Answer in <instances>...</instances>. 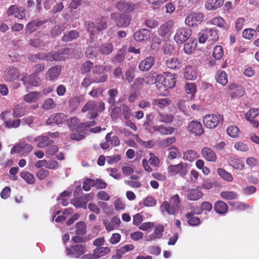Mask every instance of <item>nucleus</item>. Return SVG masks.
I'll return each mask as SVG.
<instances>
[{
    "instance_id": "nucleus-50",
    "label": "nucleus",
    "mask_w": 259,
    "mask_h": 259,
    "mask_svg": "<svg viewBox=\"0 0 259 259\" xmlns=\"http://www.w3.org/2000/svg\"><path fill=\"white\" fill-rule=\"evenodd\" d=\"M78 35L79 34L78 32L75 30H72L65 34L62 39L64 41H70L76 38Z\"/></svg>"
},
{
    "instance_id": "nucleus-27",
    "label": "nucleus",
    "mask_w": 259,
    "mask_h": 259,
    "mask_svg": "<svg viewBox=\"0 0 259 259\" xmlns=\"http://www.w3.org/2000/svg\"><path fill=\"white\" fill-rule=\"evenodd\" d=\"M48 35L42 34L39 37H36L31 39L29 41V45L35 48L44 46L46 43V40L48 39Z\"/></svg>"
},
{
    "instance_id": "nucleus-61",
    "label": "nucleus",
    "mask_w": 259,
    "mask_h": 259,
    "mask_svg": "<svg viewBox=\"0 0 259 259\" xmlns=\"http://www.w3.org/2000/svg\"><path fill=\"white\" fill-rule=\"evenodd\" d=\"M56 104L52 98L47 99L42 106V108L45 110L51 109L55 107Z\"/></svg>"
},
{
    "instance_id": "nucleus-40",
    "label": "nucleus",
    "mask_w": 259,
    "mask_h": 259,
    "mask_svg": "<svg viewBox=\"0 0 259 259\" xmlns=\"http://www.w3.org/2000/svg\"><path fill=\"white\" fill-rule=\"evenodd\" d=\"M167 67L170 69H177L181 66L180 61L177 58H171L167 60L166 62Z\"/></svg>"
},
{
    "instance_id": "nucleus-60",
    "label": "nucleus",
    "mask_w": 259,
    "mask_h": 259,
    "mask_svg": "<svg viewBox=\"0 0 259 259\" xmlns=\"http://www.w3.org/2000/svg\"><path fill=\"white\" fill-rule=\"evenodd\" d=\"M5 124L6 127L11 128H17L20 124V119H14V120H8L5 121Z\"/></svg>"
},
{
    "instance_id": "nucleus-10",
    "label": "nucleus",
    "mask_w": 259,
    "mask_h": 259,
    "mask_svg": "<svg viewBox=\"0 0 259 259\" xmlns=\"http://www.w3.org/2000/svg\"><path fill=\"white\" fill-rule=\"evenodd\" d=\"M168 173L171 176H176L179 174L181 176H185L187 170V164L180 163L176 165H170L167 168Z\"/></svg>"
},
{
    "instance_id": "nucleus-26",
    "label": "nucleus",
    "mask_w": 259,
    "mask_h": 259,
    "mask_svg": "<svg viewBox=\"0 0 259 259\" xmlns=\"http://www.w3.org/2000/svg\"><path fill=\"white\" fill-rule=\"evenodd\" d=\"M201 153L203 157L207 161L215 162L217 157L215 152L210 148L204 147L201 150Z\"/></svg>"
},
{
    "instance_id": "nucleus-39",
    "label": "nucleus",
    "mask_w": 259,
    "mask_h": 259,
    "mask_svg": "<svg viewBox=\"0 0 259 259\" xmlns=\"http://www.w3.org/2000/svg\"><path fill=\"white\" fill-rule=\"evenodd\" d=\"M214 209L218 213L223 214L227 212L228 206L224 202L219 201L215 202Z\"/></svg>"
},
{
    "instance_id": "nucleus-48",
    "label": "nucleus",
    "mask_w": 259,
    "mask_h": 259,
    "mask_svg": "<svg viewBox=\"0 0 259 259\" xmlns=\"http://www.w3.org/2000/svg\"><path fill=\"white\" fill-rule=\"evenodd\" d=\"M218 175L224 180L228 182H232L233 180L231 174L226 171L224 169L219 168L217 169Z\"/></svg>"
},
{
    "instance_id": "nucleus-46",
    "label": "nucleus",
    "mask_w": 259,
    "mask_h": 259,
    "mask_svg": "<svg viewBox=\"0 0 259 259\" xmlns=\"http://www.w3.org/2000/svg\"><path fill=\"white\" fill-rule=\"evenodd\" d=\"M83 100L82 96H75L71 98L69 101V104L72 110H74L80 104Z\"/></svg>"
},
{
    "instance_id": "nucleus-13",
    "label": "nucleus",
    "mask_w": 259,
    "mask_h": 259,
    "mask_svg": "<svg viewBox=\"0 0 259 259\" xmlns=\"http://www.w3.org/2000/svg\"><path fill=\"white\" fill-rule=\"evenodd\" d=\"M85 247L81 244L72 245L70 248L66 247V254L75 257H78L85 253Z\"/></svg>"
},
{
    "instance_id": "nucleus-32",
    "label": "nucleus",
    "mask_w": 259,
    "mask_h": 259,
    "mask_svg": "<svg viewBox=\"0 0 259 259\" xmlns=\"http://www.w3.org/2000/svg\"><path fill=\"white\" fill-rule=\"evenodd\" d=\"M164 229L162 225H159L155 229L154 233L146 237V240L147 241L160 238L162 236V233Z\"/></svg>"
},
{
    "instance_id": "nucleus-9",
    "label": "nucleus",
    "mask_w": 259,
    "mask_h": 259,
    "mask_svg": "<svg viewBox=\"0 0 259 259\" xmlns=\"http://www.w3.org/2000/svg\"><path fill=\"white\" fill-rule=\"evenodd\" d=\"M191 34V31L189 29L180 28L176 30L174 40L178 44H182L190 37Z\"/></svg>"
},
{
    "instance_id": "nucleus-3",
    "label": "nucleus",
    "mask_w": 259,
    "mask_h": 259,
    "mask_svg": "<svg viewBox=\"0 0 259 259\" xmlns=\"http://www.w3.org/2000/svg\"><path fill=\"white\" fill-rule=\"evenodd\" d=\"M224 120L223 116L220 114H209L204 117L203 122L204 125L208 128H215L218 126L220 127Z\"/></svg>"
},
{
    "instance_id": "nucleus-56",
    "label": "nucleus",
    "mask_w": 259,
    "mask_h": 259,
    "mask_svg": "<svg viewBox=\"0 0 259 259\" xmlns=\"http://www.w3.org/2000/svg\"><path fill=\"white\" fill-rule=\"evenodd\" d=\"M224 54L223 47L221 46H217L214 47L213 52V56L217 60L221 59Z\"/></svg>"
},
{
    "instance_id": "nucleus-5",
    "label": "nucleus",
    "mask_w": 259,
    "mask_h": 259,
    "mask_svg": "<svg viewBox=\"0 0 259 259\" xmlns=\"http://www.w3.org/2000/svg\"><path fill=\"white\" fill-rule=\"evenodd\" d=\"M174 24V21L170 20L161 24L157 29L159 35L163 39L168 38L172 32Z\"/></svg>"
},
{
    "instance_id": "nucleus-43",
    "label": "nucleus",
    "mask_w": 259,
    "mask_h": 259,
    "mask_svg": "<svg viewBox=\"0 0 259 259\" xmlns=\"http://www.w3.org/2000/svg\"><path fill=\"white\" fill-rule=\"evenodd\" d=\"M216 79L219 83L222 85H225L228 82V76L226 73L224 71H218Z\"/></svg>"
},
{
    "instance_id": "nucleus-38",
    "label": "nucleus",
    "mask_w": 259,
    "mask_h": 259,
    "mask_svg": "<svg viewBox=\"0 0 259 259\" xmlns=\"http://www.w3.org/2000/svg\"><path fill=\"white\" fill-rule=\"evenodd\" d=\"M171 103V100L168 98L155 99L152 101V104L158 106L160 108H164L168 106Z\"/></svg>"
},
{
    "instance_id": "nucleus-64",
    "label": "nucleus",
    "mask_w": 259,
    "mask_h": 259,
    "mask_svg": "<svg viewBox=\"0 0 259 259\" xmlns=\"http://www.w3.org/2000/svg\"><path fill=\"white\" fill-rule=\"evenodd\" d=\"M168 158L171 159H175L180 154L178 149L176 147H170L169 149Z\"/></svg>"
},
{
    "instance_id": "nucleus-23",
    "label": "nucleus",
    "mask_w": 259,
    "mask_h": 259,
    "mask_svg": "<svg viewBox=\"0 0 259 259\" xmlns=\"http://www.w3.org/2000/svg\"><path fill=\"white\" fill-rule=\"evenodd\" d=\"M90 194L85 195L81 198H76L72 200V203L76 208H83L86 209L87 203L90 200Z\"/></svg>"
},
{
    "instance_id": "nucleus-11",
    "label": "nucleus",
    "mask_w": 259,
    "mask_h": 259,
    "mask_svg": "<svg viewBox=\"0 0 259 259\" xmlns=\"http://www.w3.org/2000/svg\"><path fill=\"white\" fill-rule=\"evenodd\" d=\"M204 19V15L200 12L190 14L185 19V23L189 26L200 24Z\"/></svg>"
},
{
    "instance_id": "nucleus-18",
    "label": "nucleus",
    "mask_w": 259,
    "mask_h": 259,
    "mask_svg": "<svg viewBox=\"0 0 259 259\" xmlns=\"http://www.w3.org/2000/svg\"><path fill=\"white\" fill-rule=\"evenodd\" d=\"M116 7L119 11L124 13H130L135 8L134 4L124 1H119L116 4Z\"/></svg>"
},
{
    "instance_id": "nucleus-7",
    "label": "nucleus",
    "mask_w": 259,
    "mask_h": 259,
    "mask_svg": "<svg viewBox=\"0 0 259 259\" xmlns=\"http://www.w3.org/2000/svg\"><path fill=\"white\" fill-rule=\"evenodd\" d=\"M111 18L115 21L116 25L119 27H127L131 21V17L124 14L112 13Z\"/></svg>"
},
{
    "instance_id": "nucleus-28",
    "label": "nucleus",
    "mask_w": 259,
    "mask_h": 259,
    "mask_svg": "<svg viewBox=\"0 0 259 259\" xmlns=\"http://www.w3.org/2000/svg\"><path fill=\"white\" fill-rule=\"evenodd\" d=\"M228 162L229 165L238 170L243 169L245 166L243 161L236 157H230L228 160Z\"/></svg>"
},
{
    "instance_id": "nucleus-36",
    "label": "nucleus",
    "mask_w": 259,
    "mask_h": 259,
    "mask_svg": "<svg viewBox=\"0 0 259 259\" xmlns=\"http://www.w3.org/2000/svg\"><path fill=\"white\" fill-rule=\"evenodd\" d=\"M111 251L110 248L108 247H100L96 248L94 250V257L95 259H98L102 256L109 254Z\"/></svg>"
},
{
    "instance_id": "nucleus-1",
    "label": "nucleus",
    "mask_w": 259,
    "mask_h": 259,
    "mask_svg": "<svg viewBox=\"0 0 259 259\" xmlns=\"http://www.w3.org/2000/svg\"><path fill=\"white\" fill-rule=\"evenodd\" d=\"M105 109V103L100 101L98 103L94 101H89L82 107L81 111L85 112L89 111L88 113L89 118L91 119H95L98 115V111L103 112Z\"/></svg>"
},
{
    "instance_id": "nucleus-34",
    "label": "nucleus",
    "mask_w": 259,
    "mask_h": 259,
    "mask_svg": "<svg viewBox=\"0 0 259 259\" xmlns=\"http://www.w3.org/2000/svg\"><path fill=\"white\" fill-rule=\"evenodd\" d=\"M66 115L64 113H58L52 115L51 117L48 120L47 124H50L51 123L59 124L65 120Z\"/></svg>"
},
{
    "instance_id": "nucleus-21",
    "label": "nucleus",
    "mask_w": 259,
    "mask_h": 259,
    "mask_svg": "<svg viewBox=\"0 0 259 259\" xmlns=\"http://www.w3.org/2000/svg\"><path fill=\"white\" fill-rule=\"evenodd\" d=\"M134 249V246L133 244H126L116 250V253L112 256V259H121L123 256L127 252Z\"/></svg>"
},
{
    "instance_id": "nucleus-2",
    "label": "nucleus",
    "mask_w": 259,
    "mask_h": 259,
    "mask_svg": "<svg viewBox=\"0 0 259 259\" xmlns=\"http://www.w3.org/2000/svg\"><path fill=\"white\" fill-rule=\"evenodd\" d=\"M180 197L176 194L170 198L169 202L165 201L160 206L162 212L166 211L168 214L174 215L179 208Z\"/></svg>"
},
{
    "instance_id": "nucleus-12",
    "label": "nucleus",
    "mask_w": 259,
    "mask_h": 259,
    "mask_svg": "<svg viewBox=\"0 0 259 259\" xmlns=\"http://www.w3.org/2000/svg\"><path fill=\"white\" fill-rule=\"evenodd\" d=\"M7 14L9 16H14L19 19H23L26 16L25 9L22 7H18L16 5H11L7 9Z\"/></svg>"
},
{
    "instance_id": "nucleus-29",
    "label": "nucleus",
    "mask_w": 259,
    "mask_h": 259,
    "mask_svg": "<svg viewBox=\"0 0 259 259\" xmlns=\"http://www.w3.org/2000/svg\"><path fill=\"white\" fill-rule=\"evenodd\" d=\"M224 0H207L205 4V8L209 11L215 10L221 7Z\"/></svg>"
},
{
    "instance_id": "nucleus-19",
    "label": "nucleus",
    "mask_w": 259,
    "mask_h": 259,
    "mask_svg": "<svg viewBox=\"0 0 259 259\" xmlns=\"http://www.w3.org/2000/svg\"><path fill=\"white\" fill-rule=\"evenodd\" d=\"M61 69L60 65H57L49 69L46 74V79L51 81L55 80L59 76Z\"/></svg>"
},
{
    "instance_id": "nucleus-63",
    "label": "nucleus",
    "mask_w": 259,
    "mask_h": 259,
    "mask_svg": "<svg viewBox=\"0 0 259 259\" xmlns=\"http://www.w3.org/2000/svg\"><path fill=\"white\" fill-rule=\"evenodd\" d=\"M256 33L255 30L252 29H246L242 32V36L244 38L250 39Z\"/></svg>"
},
{
    "instance_id": "nucleus-49",
    "label": "nucleus",
    "mask_w": 259,
    "mask_h": 259,
    "mask_svg": "<svg viewBox=\"0 0 259 259\" xmlns=\"http://www.w3.org/2000/svg\"><path fill=\"white\" fill-rule=\"evenodd\" d=\"M118 94V91L116 89H110L108 91L109 97L108 98V103L111 105L115 103V97Z\"/></svg>"
},
{
    "instance_id": "nucleus-45",
    "label": "nucleus",
    "mask_w": 259,
    "mask_h": 259,
    "mask_svg": "<svg viewBox=\"0 0 259 259\" xmlns=\"http://www.w3.org/2000/svg\"><path fill=\"white\" fill-rule=\"evenodd\" d=\"M113 50V46L111 43H105L100 47V51L102 54L108 55L111 54Z\"/></svg>"
},
{
    "instance_id": "nucleus-47",
    "label": "nucleus",
    "mask_w": 259,
    "mask_h": 259,
    "mask_svg": "<svg viewBox=\"0 0 259 259\" xmlns=\"http://www.w3.org/2000/svg\"><path fill=\"white\" fill-rule=\"evenodd\" d=\"M76 234L79 236H83L87 232V226L84 222L80 221L76 224Z\"/></svg>"
},
{
    "instance_id": "nucleus-6",
    "label": "nucleus",
    "mask_w": 259,
    "mask_h": 259,
    "mask_svg": "<svg viewBox=\"0 0 259 259\" xmlns=\"http://www.w3.org/2000/svg\"><path fill=\"white\" fill-rule=\"evenodd\" d=\"M67 124L70 128L82 130L94 126L95 124L94 121H88L84 122H79V120L76 117H71L67 120Z\"/></svg>"
},
{
    "instance_id": "nucleus-24",
    "label": "nucleus",
    "mask_w": 259,
    "mask_h": 259,
    "mask_svg": "<svg viewBox=\"0 0 259 259\" xmlns=\"http://www.w3.org/2000/svg\"><path fill=\"white\" fill-rule=\"evenodd\" d=\"M258 114L259 109H250L245 114L246 119L251 122L254 128H257L258 126V122L254 120V118Z\"/></svg>"
},
{
    "instance_id": "nucleus-51",
    "label": "nucleus",
    "mask_w": 259,
    "mask_h": 259,
    "mask_svg": "<svg viewBox=\"0 0 259 259\" xmlns=\"http://www.w3.org/2000/svg\"><path fill=\"white\" fill-rule=\"evenodd\" d=\"M85 131H73V133L70 135V138L74 140H80L85 137L86 133Z\"/></svg>"
},
{
    "instance_id": "nucleus-22",
    "label": "nucleus",
    "mask_w": 259,
    "mask_h": 259,
    "mask_svg": "<svg viewBox=\"0 0 259 259\" xmlns=\"http://www.w3.org/2000/svg\"><path fill=\"white\" fill-rule=\"evenodd\" d=\"M203 195L200 187L196 188L191 189L188 191L187 197L190 201H196L200 199Z\"/></svg>"
},
{
    "instance_id": "nucleus-35",
    "label": "nucleus",
    "mask_w": 259,
    "mask_h": 259,
    "mask_svg": "<svg viewBox=\"0 0 259 259\" xmlns=\"http://www.w3.org/2000/svg\"><path fill=\"white\" fill-rule=\"evenodd\" d=\"M197 41L191 39L185 42L184 46V51L187 54L193 53L196 49Z\"/></svg>"
},
{
    "instance_id": "nucleus-55",
    "label": "nucleus",
    "mask_w": 259,
    "mask_h": 259,
    "mask_svg": "<svg viewBox=\"0 0 259 259\" xmlns=\"http://www.w3.org/2000/svg\"><path fill=\"white\" fill-rule=\"evenodd\" d=\"M93 64L89 61H87L81 65L80 70L82 74H85L91 71L93 68Z\"/></svg>"
},
{
    "instance_id": "nucleus-54",
    "label": "nucleus",
    "mask_w": 259,
    "mask_h": 259,
    "mask_svg": "<svg viewBox=\"0 0 259 259\" xmlns=\"http://www.w3.org/2000/svg\"><path fill=\"white\" fill-rule=\"evenodd\" d=\"M162 78L161 75H157L155 77L151 75H148L145 77L144 79V82L148 84H152L157 82L158 80H160Z\"/></svg>"
},
{
    "instance_id": "nucleus-30",
    "label": "nucleus",
    "mask_w": 259,
    "mask_h": 259,
    "mask_svg": "<svg viewBox=\"0 0 259 259\" xmlns=\"http://www.w3.org/2000/svg\"><path fill=\"white\" fill-rule=\"evenodd\" d=\"M150 34V31L147 29H142L136 31L134 34V38L137 41H143L148 39Z\"/></svg>"
},
{
    "instance_id": "nucleus-20",
    "label": "nucleus",
    "mask_w": 259,
    "mask_h": 259,
    "mask_svg": "<svg viewBox=\"0 0 259 259\" xmlns=\"http://www.w3.org/2000/svg\"><path fill=\"white\" fill-rule=\"evenodd\" d=\"M176 75L174 74H168L163 79L162 84L159 83L158 89L160 90L161 87L163 85L166 89L172 88L176 85Z\"/></svg>"
},
{
    "instance_id": "nucleus-58",
    "label": "nucleus",
    "mask_w": 259,
    "mask_h": 259,
    "mask_svg": "<svg viewBox=\"0 0 259 259\" xmlns=\"http://www.w3.org/2000/svg\"><path fill=\"white\" fill-rule=\"evenodd\" d=\"M220 195L223 199L228 200L235 199L237 197V194L232 191H224Z\"/></svg>"
},
{
    "instance_id": "nucleus-44",
    "label": "nucleus",
    "mask_w": 259,
    "mask_h": 259,
    "mask_svg": "<svg viewBox=\"0 0 259 259\" xmlns=\"http://www.w3.org/2000/svg\"><path fill=\"white\" fill-rule=\"evenodd\" d=\"M188 223L192 226H198L200 224V220L198 217H194V213L190 212L186 214Z\"/></svg>"
},
{
    "instance_id": "nucleus-37",
    "label": "nucleus",
    "mask_w": 259,
    "mask_h": 259,
    "mask_svg": "<svg viewBox=\"0 0 259 259\" xmlns=\"http://www.w3.org/2000/svg\"><path fill=\"white\" fill-rule=\"evenodd\" d=\"M184 77L187 80H195L197 77L195 69L191 66H187L184 71Z\"/></svg>"
},
{
    "instance_id": "nucleus-25",
    "label": "nucleus",
    "mask_w": 259,
    "mask_h": 259,
    "mask_svg": "<svg viewBox=\"0 0 259 259\" xmlns=\"http://www.w3.org/2000/svg\"><path fill=\"white\" fill-rule=\"evenodd\" d=\"M229 89L232 91L231 97L232 99L237 97H241L244 95V90L239 85L232 84L229 86Z\"/></svg>"
},
{
    "instance_id": "nucleus-14",
    "label": "nucleus",
    "mask_w": 259,
    "mask_h": 259,
    "mask_svg": "<svg viewBox=\"0 0 259 259\" xmlns=\"http://www.w3.org/2000/svg\"><path fill=\"white\" fill-rule=\"evenodd\" d=\"M20 75V72L17 68L10 67L5 72L4 79L7 82H11L18 79Z\"/></svg>"
},
{
    "instance_id": "nucleus-4",
    "label": "nucleus",
    "mask_w": 259,
    "mask_h": 259,
    "mask_svg": "<svg viewBox=\"0 0 259 259\" xmlns=\"http://www.w3.org/2000/svg\"><path fill=\"white\" fill-rule=\"evenodd\" d=\"M199 41L200 43L208 41H215L219 38L217 30L215 29H206L200 32L198 34Z\"/></svg>"
},
{
    "instance_id": "nucleus-41",
    "label": "nucleus",
    "mask_w": 259,
    "mask_h": 259,
    "mask_svg": "<svg viewBox=\"0 0 259 259\" xmlns=\"http://www.w3.org/2000/svg\"><path fill=\"white\" fill-rule=\"evenodd\" d=\"M20 177L27 184L32 185L35 183V178L33 175L27 171H22L20 173Z\"/></svg>"
},
{
    "instance_id": "nucleus-53",
    "label": "nucleus",
    "mask_w": 259,
    "mask_h": 259,
    "mask_svg": "<svg viewBox=\"0 0 259 259\" xmlns=\"http://www.w3.org/2000/svg\"><path fill=\"white\" fill-rule=\"evenodd\" d=\"M197 157V153L193 150H188L184 154V159L189 161H192Z\"/></svg>"
},
{
    "instance_id": "nucleus-42",
    "label": "nucleus",
    "mask_w": 259,
    "mask_h": 259,
    "mask_svg": "<svg viewBox=\"0 0 259 259\" xmlns=\"http://www.w3.org/2000/svg\"><path fill=\"white\" fill-rule=\"evenodd\" d=\"M174 116L171 114H165L161 112H158L157 119L159 121L165 122L166 123H169L172 120Z\"/></svg>"
},
{
    "instance_id": "nucleus-17",
    "label": "nucleus",
    "mask_w": 259,
    "mask_h": 259,
    "mask_svg": "<svg viewBox=\"0 0 259 259\" xmlns=\"http://www.w3.org/2000/svg\"><path fill=\"white\" fill-rule=\"evenodd\" d=\"M155 62L153 57L149 56L139 63L138 68L141 71H148L154 65Z\"/></svg>"
},
{
    "instance_id": "nucleus-52",
    "label": "nucleus",
    "mask_w": 259,
    "mask_h": 259,
    "mask_svg": "<svg viewBox=\"0 0 259 259\" xmlns=\"http://www.w3.org/2000/svg\"><path fill=\"white\" fill-rule=\"evenodd\" d=\"M211 23L220 28H226V23L225 20L221 17L214 18L211 20Z\"/></svg>"
},
{
    "instance_id": "nucleus-31",
    "label": "nucleus",
    "mask_w": 259,
    "mask_h": 259,
    "mask_svg": "<svg viewBox=\"0 0 259 259\" xmlns=\"http://www.w3.org/2000/svg\"><path fill=\"white\" fill-rule=\"evenodd\" d=\"M40 97L41 95L40 92H31L23 96V100L28 103H34Z\"/></svg>"
},
{
    "instance_id": "nucleus-57",
    "label": "nucleus",
    "mask_w": 259,
    "mask_h": 259,
    "mask_svg": "<svg viewBox=\"0 0 259 259\" xmlns=\"http://www.w3.org/2000/svg\"><path fill=\"white\" fill-rule=\"evenodd\" d=\"M24 114V112L21 105L17 104L14 107L13 111V115L14 117H21Z\"/></svg>"
},
{
    "instance_id": "nucleus-15",
    "label": "nucleus",
    "mask_w": 259,
    "mask_h": 259,
    "mask_svg": "<svg viewBox=\"0 0 259 259\" xmlns=\"http://www.w3.org/2000/svg\"><path fill=\"white\" fill-rule=\"evenodd\" d=\"M20 80L23 81L25 85H30L34 87H37L40 83V79L35 73H32L30 75L26 74L22 77Z\"/></svg>"
},
{
    "instance_id": "nucleus-33",
    "label": "nucleus",
    "mask_w": 259,
    "mask_h": 259,
    "mask_svg": "<svg viewBox=\"0 0 259 259\" xmlns=\"http://www.w3.org/2000/svg\"><path fill=\"white\" fill-rule=\"evenodd\" d=\"M34 140L37 142V146L39 148H44L51 144L53 142L47 136H41L35 138Z\"/></svg>"
},
{
    "instance_id": "nucleus-62",
    "label": "nucleus",
    "mask_w": 259,
    "mask_h": 259,
    "mask_svg": "<svg viewBox=\"0 0 259 259\" xmlns=\"http://www.w3.org/2000/svg\"><path fill=\"white\" fill-rule=\"evenodd\" d=\"M49 171L46 169L40 168L36 173V177L40 180H45L49 175Z\"/></svg>"
},
{
    "instance_id": "nucleus-59",
    "label": "nucleus",
    "mask_w": 259,
    "mask_h": 259,
    "mask_svg": "<svg viewBox=\"0 0 259 259\" xmlns=\"http://www.w3.org/2000/svg\"><path fill=\"white\" fill-rule=\"evenodd\" d=\"M107 27L106 20L104 18H101L100 20H97L96 22V30L97 31H101Z\"/></svg>"
},
{
    "instance_id": "nucleus-16",
    "label": "nucleus",
    "mask_w": 259,
    "mask_h": 259,
    "mask_svg": "<svg viewBox=\"0 0 259 259\" xmlns=\"http://www.w3.org/2000/svg\"><path fill=\"white\" fill-rule=\"evenodd\" d=\"M120 223V219L116 217H113L111 221L107 219H105L103 221L104 227L108 232L112 231L119 227Z\"/></svg>"
},
{
    "instance_id": "nucleus-8",
    "label": "nucleus",
    "mask_w": 259,
    "mask_h": 259,
    "mask_svg": "<svg viewBox=\"0 0 259 259\" xmlns=\"http://www.w3.org/2000/svg\"><path fill=\"white\" fill-rule=\"evenodd\" d=\"M70 50L68 48H64L57 52H52L47 54V61H60L64 60L69 54Z\"/></svg>"
}]
</instances>
